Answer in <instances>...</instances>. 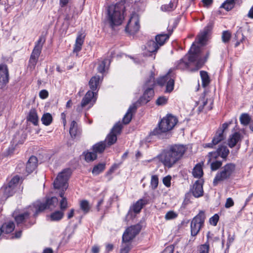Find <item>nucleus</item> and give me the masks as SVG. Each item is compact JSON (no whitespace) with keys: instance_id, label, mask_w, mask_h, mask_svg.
Returning <instances> with one entry per match:
<instances>
[{"instance_id":"nucleus-1","label":"nucleus","mask_w":253,"mask_h":253,"mask_svg":"<svg viewBox=\"0 0 253 253\" xmlns=\"http://www.w3.org/2000/svg\"><path fill=\"white\" fill-rule=\"evenodd\" d=\"M210 55L207 51L205 56H202L199 46L194 43L191 47L188 55L180 60L178 68L181 70L189 69L191 71H196L201 68L206 62Z\"/></svg>"},{"instance_id":"nucleus-2","label":"nucleus","mask_w":253,"mask_h":253,"mask_svg":"<svg viewBox=\"0 0 253 253\" xmlns=\"http://www.w3.org/2000/svg\"><path fill=\"white\" fill-rule=\"evenodd\" d=\"M187 149L186 145H171L164 149L157 158L165 167L170 168L182 159Z\"/></svg>"},{"instance_id":"nucleus-3","label":"nucleus","mask_w":253,"mask_h":253,"mask_svg":"<svg viewBox=\"0 0 253 253\" xmlns=\"http://www.w3.org/2000/svg\"><path fill=\"white\" fill-rule=\"evenodd\" d=\"M125 12L126 7L123 1L111 4L107 7V20L111 28L114 29L122 24L125 17Z\"/></svg>"},{"instance_id":"nucleus-4","label":"nucleus","mask_w":253,"mask_h":253,"mask_svg":"<svg viewBox=\"0 0 253 253\" xmlns=\"http://www.w3.org/2000/svg\"><path fill=\"white\" fill-rule=\"evenodd\" d=\"M71 173L70 169H65L60 172L53 182L54 187L60 190L59 196L62 198L59 202L60 211H63L68 208L67 198L64 197V191L68 187L67 180Z\"/></svg>"},{"instance_id":"nucleus-5","label":"nucleus","mask_w":253,"mask_h":253,"mask_svg":"<svg viewBox=\"0 0 253 253\" xmlns=\"http://www.w3.org/2000/svg\"><path fill=\"white\" fill-rule=\"evenodd\" d=\"M45 41V38L43 36H41L36 42L29 61L27 67L28 71L31 72L35 69L39 56L41 53L43 44Z\"/></svg>"},{"instance_id":"nucleus-6","label":"nucleus","mask_w":253,"mask_h":253,"mask_svg":"<svg viewBox=\"0 0 253 253\" xmlns=\"http://www.w3.org/2000/svg\"><path fill=\"white\" fill-rule=\"evenodd\" d=\"M177 122V119L174 116L168 115L161 120L158 127L155 128L152 133L154 135H158L162 132H167L172 129Z\"/></svg>"},{"instance_id":"nucleus-7","label":"nucleus","mask_w":253,"mask_h":253,"mask_svg":"<svg viewBox=\"0 0 253 253\" xmlns=\"http://www.w3.org/2000/svg\"><path fill=\"white\" fill-rule=\"evenodd\" d=\"M235 169V165L232 163L227 164L219 171L213 180V184L216 185L219 182L230 177Z\"/></svg>"},{"instance_id":"nucleus-8","label":"nucleus","mask_w":253,"mask_h":253,"mask_svg":"<svg viewBox=\"0 0 253 253\" xmlns=\"http://www.w3.org/2000/svg\"><path fill=\"white\" fill-rule=\"evenodd\" d=\"M58 204V199L55 197H53L47 199L44 203L37 201L33 204V207L30 206L29 208L33 211H35V215H36L38 212L42 211L45 209L53 210L57 206Z\"/></svg>"},{"instance_id":"nucleus-9","label":"nucleus","mask_w":253,"mask_h":253,"mask_svg":"<svg viewBox=\"0 0 253 253\" xmlns=\"http://www.w3.org/2000/svg\"><path fill=\"white\" fill-rule=\"evenodd\" d=\"M205 219V215L203 211H201L198 215L193 218L191 222L192 236H195L198 234L204 223Z\"/></svg>"},{"instance_id":"nucleus-10","label":"nucleus","mask_w":253,"mask_h":253,"mask_svg":"<svg viewBox=\"0 0 253 253\" xmlns=\"http://www.w3.org/2000/svg\"><path fill=\"white\" fill-rule=\"evenodd\" d=\"M139 28L138 15L136 13H133L131 15L127 22L125 27V32L129 34H134L138 31Z\"/></svg>"},{"instance_id":"nucleus-11","label":"nucleus","mask_w":253,"mask_h":253,"mask_svg":"<svg viewBox=\"0 0 253 253\" xmlns=\"http://www.w3.org/2000/svg\"><path fill=\"white\" fill-rule=\"evenodd\" d=\"M140 229V226L138 224L131 226L127 228L123 234V242H129L138 234Z\"/></svg>"},{"instance_id":"nucleus-12","label":"nucleus","mask_w":253,"mask_h":253,"mask_svg":"<svg viewBox=\"0 0 253 253\" xmlns=\"http://www.w3.org/2000/svg\"><path fill=\"white\" fill-rule=\"evenodd\" d=\"M157 83L162 86L167 83L166 92H170L173 89L174 82V80L171 78L170 72L165 76L160 77L158 80Z\"/></svg>"},{"instance_id":"nucleus-13","label":"nucleus","mask_w":253,"mask_h":253,"mask_svg":"<svg viewBox=\"0 0 253 253\" xmlns=\"http://www.w3.org/2000/svg\"><path fill=\"white\" fill-rule=\"evenodd\" d=\"M159 48L158 44L155 41H149L142 49L143 54L145 56H152L153 54L155 55Z\"/></svg>"},{"instance_id":"nucleus-14","label":"nucleus","mask_w":253,"mask_h":253,"mask_svg":"<svg viewBox=\"0 0 253 253\" xmlns=\"http://www.w3.org/2000/svg\"><path fill=\"white\" fill-rule=\"evenodd\" d=\"M229 124H230V123L229 124L227 123H224L222 124V126L218 129L212 139L213 143L214 144H217L225 138V136L224 132L228 127Z\"/></svg>"},{"instance_id":"nucleus-15","label":"nucleus","mask_w":253,"mask_h":253,"mask_svg":"<svg viewBox=\"0 0 253 253\" xmlns=\"http://www.w3.org/2000/svg\"><path fill=\"white\" fill-rule=\"evenodd\" d=\"M8 82V68L5 64H0V88H3Z\"/></svg>"},{"instance_id":"nucleus-16","label":"nucleus","mask_w":253,"mask_h":253,"mask_svg":"<svg viewBox=\"0 0 253 253\" xmlns=\"http://www.w3.org/2000/svg\"><path fill=\"white\" fill-rule=\"evenodd\" d=\"M213 24L212 22H210L208 24L207 26L204 28L203 32H201L198 35V43L204 44L207 39V37L209 33L212 30Z\"/></svg>"},{"instance_id":"nucleus-17","label":"nucleus","mask_w":253,"mask_h":253,"mask_svg":"<svg viewBox=\"0 0 253 253\" xmlns=\"http://www.w3.org/2000/svg\"><path fill=\"white\" fill-rule=\"evenodd\" d=\"M85 35L84 33H79L76 38L75 43L73 49V52L76 53L78 55V52L81 50L82 46L84 42Z\"/></svg>"},{"instance_id":"nucleus-18","label":"nucleus","mask_w":253,"mask_h":253,"mask_svg":"<svg viewBox=\"0 0 253 253\" xmlns=\"http://www.w3.org/2000/svg\"><path fill=\"white\" fill-rule=\"evenodd\" d=\"M192 192L193 196L196 198L202 196L204 193L202 183L199 180L196 181L193 186Z\"/></svg>"},{"instance_id":"nucleus-19","label":"nucleus","mask_w":253,"mask_h":253,"mask_svg":"<svg viewBox=\"0 0 253 253\" xmlns=\"http://www.w3.org/2000/svg\"><path fill=\"white\" fill-rule=\"evenodd\" d=\"M94 96V93L93 91H88L85 94L84 97L83 98V100L81 102V105L79 106L77 110L78 112H80L82 111V108L85 107L86 105H87L93 98Z\"/></svg>"},{"instance_id":"nucleus-20","label":"nucleus","mask_w":253,"mask_h":253,"mask_svg":"<svg viewBox=\"0 0 253 253\" xmlns=\"http://www.w3.org/2000/svg\"><path fill=\"white\" fill-rule=\"evenodd\" d=\"M38 159L35 156H31L26 164V170L28 173H32L37 168Z\"/></svg>"},{"instance_id":"nucleus-21","label":"nucleus","mask_w":253,"mask_h":253,"mask_svg":"<svg viewBox=\"0 0 253 253\" xmlns=\"http://www.w3.org/2000/svg\"><path fill=\"white\" fill-rule=\"evenodd\" d=\"M241 136L240 133L235 132L230 136L228 139V144L230 148H233L236 145L238 144V142L241 140Z\"/></svg>"},{"instance_id":"nucleus-22","label":"nucleus","mask_w":253,"mask_h":253,"mask_svg":"<svg viewBox=\"0 0 253 253\" xmlns=\"http://www.w3.org/2000/svg\"><path fill=\"white\" fill-rule=\"evenodd\" d=\"M172 31H169L168 34H161L156 36L155 40L157 44L159 47L162 46L166 41L169 39V36L171 35Z\"/></svg>"},{"instance_id":"nucleus-23","label":"nucleus","mask_w":253,"mask_h":253,"mask_svg":"<svg viewBox=\"0 0 253 253\" xmlns=\"http://www.w3.org/2000/svg\"><path fill=\"white\" fill-rule=\"evenodd\" d=\"M136 108L137 107L135 103L133 104L129 107L127 113L123 118V123L125 124H127L130 122L132 118V114L136 110Z\"/></svg>"},{"instance_id":"nucleus-24","label":"nucleus","mask_w":253,"mask_h":253,"mask_svg":"<svg viewBox=\"0 0 253 253\" xmlns=\"http://www.w3.org/2000/svg\"><path fill=\"white\" fill-rule=\"evenodd\" d=\"M147 204V201L144 199H140L137 201L133 206L132 209L135 213L140 212L143 207Z\"/></svg>"},{"instance_id":"nucleus-25","label":"nucleus","mask_w":253,"mask_h":253,"mask_svg":"<svg viewBox=\"0 0 253 253\" xmlns=\"http://www.w3.org/2000/svg\"><path fill=\"white\" fill-rule=\"evenodd\" d=\"M27 119L34 125H38L39 119L36 111L35 109H31L30 111Z\"/></svg>"},{"instance_id":"nucleus-26","label":"nucleus","mask_w":253,"mask_h":253,"mask_svg":"<svg viewBox=\"0 0 253 253\" xmlns=\"http://www.w3.org/2000/svg\"><path fill=\"white\" fill-rule=\"evenodd\" d=\"M100 80V78L99 76H95L91 78L89 82V85L92 91L97 89Z\"/></svg>"},{"instance_id":"nucleus-27","label":"nucleus","mask_w":253,"mask_h":253,"mask_svg":"<svg viewBox=\"0 0 253 253\" xmlns=\"http://www.w3.org/2000/svg\"><path fill=\"white\" fill-rule=\"evenodd\" d=\"M30 214V212L29 211L25 212L23 213H21L18 215H16V213L14 212L13 214V216L14 217L16 222L18 224H19L23 222L25 219L29 217Z\"/></svg>"},{"instance_id":"nucleus-28","label":"nucleus","mask_w":253,"mask_h":253,"mask_svg":"<svg viewBox=\"0 0 253 253\" xmlns=\"http://www.w3.org/2000/svg\"><path fill=\"white\" fill-rule=\"evenodd\" d=\"M106 144L104 141L98 142L93 146V151L96 153H102L106 148Z\"/></svg>"},{"instance_id":"nucleus-29","label":"nucleus","mask_w":253,"mask_h":253,"mask_svg":"<svg viewBox=\"0 0 253 253\" xmlns=\"http://www.w3.org/2000/svg\"><path fill=\"white\" fill-rule=\"evenodd\" d=\"M193 175L196 178L201 177L203 174L202 167L201 164H197L192 171Z\"/></svg>"},{"instance_id":"nucleus-30","label":"nucleus","mask_w":253,"mask_h":253,"mask_svg":"<svg viewBox=\"0 0 253 253\" xmlns=\"http://www.w3.org/2000/svg\"><path fill=\"white\" fill-rule=\"evenodd\" d=\"M1 191L3 193L4 196L6 198L12 196L15 192V190L8 185L3 186L1 188Z\"/></svg>"},{"instance_id":"nucleus-31","label":"nucleus","mask_w":253,"mask_h":253,"mask_svg":"<svg viewBox=\"0 0 253 253\" xmlns=\"http://www.w3.org/2000/svg\"><path fill=\"white\" fill-rule=\"evenodd\" d=\"M15 225L13 222H9L3 224L2 226V229L3 233H9L12 232L14 229Z\"/></svg>"},{"instance_id":"nucleus-32","label":"nucleus","mask_w":253,"mask_h":253,"mask_svg":"<svg viewBox=\"0 0 253 253\" xmlns=\"http://www.w3.org/2000/svg\"><path fill=\"white\" fill-rule=\"evenodd\" d=\"M64 216V211H57L52 213L49 217L51 221H59L61 220Z\"/></svg>"},{"instance_id":"nucleus-33","label":"nucleus","mask_w":253,"mask_h":253,"mask_svg":"<svg viewBox=\"0 0 253 253\" xmlns=\"http://www.w3.org/2000/svg\"><path fill=\"white\" fill-rule=\"evenodd\" d=\"M69 132L72 137H75L79 132L77 123L75 121L71 122Z\"/></svg>"},{"instance_id":"nucleus-34","label":"nucleus","mask_w":253,"mask_h":253,"mask_svg":"<svg viewBox=\"0 0 253 253\" xmlns=\"http://www.w3.org/2000/svg\"><path fill=\"white\" fill-rule=\"evenodd\" d=\"M210 232H208V233L207 235L208 241L207 242L201 245L199 247V253H209L210 247H209V241L210 240Z\"/></svg>"},{"instance_id":"nucleus-35","label":"nucleus","mask_w":253,"mask_h":253,"mask_svg":"<svg viewBox=\"0 0 253 253\" xmlns=\"http://www.w3.org/2000/svg\"><path fill=\"white\" fill-rule=\"evenodd\" d=\"M200 75L202 81V85L204 87L207 86L210 82L209 76L208 73L206 71H201Z\"/></svg>"},{"instance_id":"nucleus-36","label":"nucleus","mask_w":253,"mask_h":253,"mask_svg":"<svg viewBox=\"0 0 253 253\" xmlns=\"http://www.w3.org/2000/svg\"><path fill=\"white\" fill-rule=\"evenodd\" d=\"M41 121L42 124L45 126L49 125L52 121V117L50 113H46L43 115Z\"/></svg>"},{"instance_id":"nucleus-37","label":"nucleus","mask_w":253,"mask_h":253,"mask_svg":"<svg viewBox=\"0 0 253 253\" xmlns=\"http://www.w3.org/2000/svg\"><path fill=\"white\" fill-rule=\"evenodd\" d=\"M80 209L83 211L84 213L88 212L90 209L89 202L85 200H82L80 202Z\"/></svg>"},{"instance_id":"nucleus-38","label":"nucleus","mask_w":253,"mask_h":253,"mask_svg":"<svg viewBox=\"0 0 253 253\" xmlns=\"http://www.w3.org/2000/svg\"><path fill=\"white\" fill-rule=\"evenodd\" d=\"M117 139V135L110 132L107 136L104 142L105 143H106L108 146H110L114 144L116 142Z\"/></svg>"},{"instance_id":"nucleus-39","label":"nucleus","mask_w":253,"mask_h":253,"mask_svg":"<svg viewBox=\"0 0 253 253\" xmlns=\"http://www.w3.org/2000/svg\"><path fill=\"white\" fill-rule=\"evenodd\" d=\"M105 168V165L104 164H99L93 168L92 172L93 174L97 175L102 172L104 170Z\"/></svg>"},{"instance_id":"nucleus-40","label":"nucleus","mask_w":253,"mask_h":253,"mask_svg":"<svg viewBox=\"0 0 253 253\" xmlns=\"http://www.w3.org/2000/svg\"><path fill=\"white\" fill-rule=\"evenodd\" d=\"M235 5V0H226L221 6L227 11L232 9Z\"/></svg>"},{"instance_id":"nucleus-41","label":"nucleus","mask_w":253,"mask_h":253,"mask_svg":"<svg viewBox=\"0 0 253 253\" xmlns=\"http://www.w3.org/2000/svg\"><path fill=\"white\" fill-rule=\"evenodd\" d=\"M217 150L220 156L224 159L226 158L229 153V150L226 146H220L218 148Z\"/></svg>"},{"instance_id":"nucleus-42","label":"nucleus","mask_w":253,"mask_h":253,"mask_svg":"<svg viewBox=\"0 0 253 253\" xmlns=\"http://www.w3.org/2000/svg\"><path fill=\"white\" fill-rule=\"evenodd\" d=\"M85 160L86 162H89L94 161L97 158L96 154L93 151L88 152L85 154Z\"/></svg>"},{"instance_id":"nucleus-43","label":"nucleus","mask_w":253,"mask_h":253,"mask_svg":"<svg viewBox=\"0 0 253 253\" xmlns=\"http://www.w3.org/2000/svg\"><path fill=\"white\" fill-rule=\"evenodd\" d=\"M241 123L244 126H247L250 122L251 118L248 114H243L240 117Z\"/></svg>"},{"instance_id":"nucleus-44","label":"nucleus","mask_w":253,"mask_h":253,"mask_svg":"<svg viewBox=\"0 0 253 253\" xmlns=\"http://www.w3.org/2000/svg\"><path fill=\"white\" fill-rule=\"evenodd\" d=\"M122 127V125L120 123H117L112 128L110 132L117 135L120 134Z\"/></svg>"},{"instance_id":"nucleus-45","label":"nucleus","mask_w":253,"mask_h":253,"mask_svg":"<svg viewBox=\"0 0 253 253\" xmlns=\"http://www.w3.org/2000/svg\"><path fill=\"white\" fill-rule=\"evenodd\" d=\"M154 95V90L151 88L147 89L144 93L143 97L147 101H148Z\"/></svg>"},{"instance_id":"nucleus-46","label":"nucleus","mask_w":253,"mask_h":253,"mask_svg":"<svg viewBox=\"0 0 253 253\" xmlns=\"http://www.w3.org/2000/svg\"><path fill=\"white\" fill-rule=\"evenodd\" d=\"M19 180H20L19 176H14L11 179V180L9 181L8 185L15 190V188H16V186L18 185Z\"/></svg>"},{"instance_id":"nucleus-47","label":"nucleus","mask_w":253,"mask_h":253,"mask_svg":"<svg viewBox=\"0 0 253 253\" xmlns=\"http://www.w3.org/2000/svg\"><path fill=\"white\" fill-rule=\"evenodd\" d=\"M159 179L157 175H152L151 179V186L153 189H155L158 185Z\"/></svg>"},{"instance_id":"nucleus-48","label":"nucleus","mask_w":253,"mask_h":253,"mask_svg":"<svg viewBox=\"0 0 253 253\" xmlns=\"http://www.w3.org/2000/svg\"><path fill=\"white\" fill-rule=\"evenodd\" d=\"M128 242H123L122 247L121 250V253H128L131 249V246Z\"/></svg>"},{"instance_id":"nucleus-49","label":"nucleus","mask_w":253,"mask_h":253,"mask_svg":"<svg viewBox=\"0 0 253 253\" xmlns=\"http://www.w3.org/2000/svg\"><path fill=\"white\" fill-rule=\"evenodd\" d=\"M177 214L173 211H168L165 215V219L166 220L173 219L177 217Z\"/></svg>"},{"instance_id":"nucleus-50","label":"nucleus","mask_w":253,"mask_h":253,"mask_svg":"<svg viewBox=\"0 0 253 253\" xmlns=\"http://www.w3.org/2000/svg\"><path fill=\"white\" fill-rule=\"evenodd\" d=\"M231 38V34L228 31H224L222 35V40L223 42L226 43L229 42Z\"/></svg>"},{"instance_id":"nucleus-51","label":"nucleus","mask_w":253,"mask_h":253,"mask_svg":"<svg viewBox=\"0 0 253 253\" xmlns=\"http://www.w3.org/2000/svg\"><path fill=\"white\" fill-rule=\"evenodd\" d=\"M218 156H220V155L218 153V150H217L216 151L209 153L208 155L209 159L208 162L210 163L212 159H216Z\"/></svg>"},{"instance_id":"nucleus-52","label":"nucleus","mask_w":253,"mask_h":253,"mask_svg":"<svg viewBox=\"0 0 253 253\" xmlns=\"http://www.w3.org/2000/svg\"><path fill=\"white\" fill-rule=\"evenodd\" d=\"M208 103V100L204 98V97L201 98L199 101L198 104H199V111H202L204 108V107L207 105Z\"/></svg>"},{"instance_id":"nucleus-53","label":"nucleus","mask_w":253,"mask_h":253,"mask_svg":"<svg viewBox=\"0 0 253 253\" xmlns=\"http://www.w3.org/2000/svg\"><path fill=\"white\" fill-rule=\"evenodd\" d=\"M173 9V4L172 2H170L167 4L163 5L161 6V9L164 11H169Z\"/></svg>"},{"instance_id":"nucleus-54","label":"nucleus","mask_w":253,"mask_h":253,"mask_svg":"<svg viewBox=\"0 0 253 253\" xmlns=\"http://www.w3.org/2000/svg\"><path fill=\"white\" fill-rule=\"evenodd\" d=\"M109 61L108 59L103 60L98 66L97 68L98 71L101 73H103L105 71V68L106 63Z\"/></svg>"},{"instance_id":"nucleus-55","label":"nucleus","mask_w":253,"mask_h":253,"mask_svg":"<svg viewBox=\"0 0 253 253\" xmlns=\"http://www.w3.org/2000/svg\"><path fill=\"white\" fill-rule=\"evenodd\" d=\"M222 165V162L220 161H215L211 163V169L212 170H215L219 168Z\"/></svg>"},{"instance_id":"nucleus-56","label":"nucleus","mask_w":253,"mask_h":253,"mask_svg":"<svg viewBox=\"0 0 253 253\" xmlns=\"http://www.w3.org/2000/svg\"><path fill=\"white\" fill-rule=\"evenodd\" d=\"M219 220V216L215 214L210 219V222L213 226H215Z\"/></svg>"},{"instance_id":"nucleus-57","label":"nucleus","mask_w":253,"mask_h":253,"mask_svg":"<svg viewBox=\"0 0 253 253\" xmlns=\"http://www.w3.org/2000/svg\"><path fill=\"white\" fill-rule=\"evenodd\" d=\"M171 179V177L169 175H168V176L165 177L163 180L164 184L168 187H169L170 186V184H171V183H170Z\"/></svg>"},{"instance_id":"nucleus-58","label":"nucleus","mask_w":253,"mask_h":253,"mask_svg":"<svg viewBox=\"0 0 253 253\" xmlns=\"http://www.w3.org/2000/svg\"><path fill=\"white\" fill-rule=\"evenodd\" d=\"M167 102V99L164 96L160 97L156 101L157 104L162 105L165 104Z\"/></svg>"},{"instance_id":"nucleus-59","label":"nucleus","mask_w":253,"mask_h":253,"mask_svg":"<svg viewBox=\"0 0 253 253\" xmlns=\"http://www.w3.org/2000/svg\"><path fill=\"white\" fill-rule=\"evenodd\" d=\"M234 205V201L231 198L227 199L226 203L225 204V207L226 208H229Z\"/></svg>"},{"instance_id":"nucleus-60","label":"nucleus","mask_w":253,"mask_h":253,"mask_svg":"<svg viewBox=\"0 0 253 253\" xmlns=\"http://www.w3.org/2000/svg\"><path fill=\"white\" fill-rule=\"evenodd\" d=\"M48 95V91L45 89L42 90L39 93V96L42 99H45L47 98Z\"/></svg>"},{"instance_id":"nucleus-61","label":"nucleus","mask_w":253,"mask_h":253,"mask_svg":"<svg viewBox=\"0 0 253 253\" xmlns=\"http://www.w3.org/2000/svg\"><path fill=\"white\" fill-rule=\"evenodd\" d=\"M174 247L172 246H169L165 248L162 253H173Z\"/></svg>"},{"instance_id":"nucleus-62","label":"nucleus","mask_w":253,"mask_h":253,"mask_svg":"<svg viewBox=\"0 0 253 253\" xmlns=\"http://www.w3.org/2000/svg\"><path fill=\"white\" fill-rule=\"evenodd\" d=\"M234 238L233 236H231L230 235L228 236V240L227 242V248L228 249L231 244V243L234 241Z\"/></svg>"},{"instance_id":"nucleus-63","label":"nucleus","mask_w":253,"mask_h":253,"mask_svg":"<svg viewBox=\"0 0 253 253\" xmlns=\"http://www.w3.org/2000/svg\"><path fill=\"white\" fill-rule=\"evenodd\" d=\"M202 2L204 3L205 6L208 7L211 5L212 2V0H202Z\"/></svg>"},{"instance_id":"nucleus-64","label":"nucleus","mask_w":253,"mask_h":253,"mask_svg":"<svg viewBox=\"0 0 253 253\" xmlns=\"http://www.w3.org/2000/svg\"><path fill=\"white\" fill-rule=\"evenodd\" d=\"M100 251L99 247L97 245H94L92 247L91 252L92 253H99Z\"/></svg>"}]
</instances>
